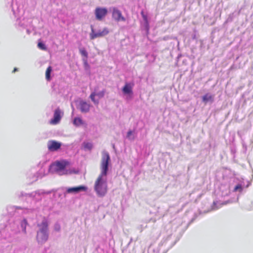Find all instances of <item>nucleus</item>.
I'll list each match as a JSON object with an SVG mask.
<instances>
[{"instance_id": "obj_1", "label": "nucleus", "mask_w": 253, "mask_h": 253, "mask_svg": "<svg viewBox=\"0 0 253 253\" xmlns=\"http://www.w3.org/2000/svg\"><path fill=\"white\" fill-rule=\"evenodd\" d=\"M100 163L101 173L94 184V190L99 197H103L107 192V183L106 176L109 170L111 159L109 153L106 150L101 153Z\"/></svg>"}, {"instance_id": "obj_2", "label": "nucleus", "mask_w": 253, "mask_h": 253, "mask_svg": "<svg viewBox=\"0 0 253 253\" xmlns=\"http://www.w3.org/2000/svg\"><path fill=\"white\" fill-rule=\"evenodd\" d=\"M47 219L43 217L41 222L38 223V229L37 233V241L39 244L45 243L48 238L49 230Z\"/></svg>"}, {"instance_id": "obj_3", "label": "nucleus", "mask_w": 253, "mask_h": 253, "mask_svg": "<svg viewBox=\"0 0 253 253\" xmlns=\"http://www.w3.org/2000/svg\"><path fill=\"white\" fill-rule=\"evenodd\" d=\"M91 32L89 34L90 40H94L97 38L103 37L109 33L107 28H104L102 30H99L95 31L92 25H91Z\"/></svg>"}, {"instance_id": "obj_4", "label": "nucleus", "mask_w": 253, "mask_h": 253, "mask_svg": "<svg viewBox=\"0 0 253 253\" xmlns=\"http://www.w3.org/2000/svg\"><path fill=\"white\" fill-rule=\"evenodd\" d=\"M67 162L65 161H57L54 164H52L50 167L51 169H54V171L59 173L64 170L67 165Z\"/></svg>"}, {"instance_id": "obj_5", "label": "nucleus", "mask_w": 253, "mask_h": 253, "mask_svg": "<svg viewBox=\"0 0 253 253\" xmlns=\"http://www.w3.org/2000/svg\"><path fill=\"white\" fill-rule=\"evenodd\" d=\"M107 13V9L105 7H97L94 11L96 19L99 21L101 20L105 17Z\"/></svg>"}, {"instance_id": "obj_6", "label": "nucleus", "mask_w": 253, "mask_h": 253, "mask_svg": "<svg viewBox=\"0 0 253 253\" xmlns=\"http://www.w3.org/2000/svg\"><path fill=\"white\" fill-rule=\"evenodd\" d=\"M112 17L117 22L126 21V18L123 16L121 11L116 7L112 8Z\"/></svg>"}, {"instance_id": "obj_7", "label": "nucleus", "mask_w": 253, "mask_h": 253, "mask_svg": "<svg viewBox=\"0 0 253 253\" xmlns=\"http://www.w3.org/2000/svg\"><path fill=\"white\" fill-rule=\"evenodd\" d=\"M47 148L50 151H55L60 148L61 143L55 140H49L47 142Z\"/></svg>"}, {"instance_id": "obj_8", "label": "nucleus", "mask_w": 253, "mask_h": 253, "mask_svg": "<svg viewBox=\"0 0 253 253\" xmlns=\"http://www.w3.org/2000/svg\"><path fill=\"white\" fill-rule=\"evenodd\" d=\"M87 187L84 185H80L77 187L67 188L66 193H78L81 191H86Z\"/></svg>"}, {"instance_id": "obj_9", "label": "nucleus", "mask_w": 253, "mask_h": 253, "mask_svg": "<svg viewBox=\"0 0 253 253\" xmlns=\"http://www.w3.org/2000/svg\"><path fill=\"white\" fill-rule=\"evenodd\" d=\"M61 113V112L59 108L56 109L54 112L53 118L50 120V123L53 125L58 124L62 117Z\"/></svg>"}, {"instance_id": "obj_10", "label": "nucleus", "mask_w": 253, "mask_h": 253, "mask_svg": "<svg viewBox=\"0 0 253 253\" xmlns=\"http://www.w3.org/2000/svg\"><path fill=\"white\" fill-rule=\"evenodd\" d=\"M79 107L82 113H86L89 111L90 105L86 101L81 100L79 103Z\"/></svg>"}, {"instance_id": "obj_11", "label": "nucleus", "mask_w": 253, "mask_h": 253, "mask_svg": "<svg viewBox=\"0 0 253 253\" xmlns=\"http://www.w3.org/2000/svg\"><path fill=\"white\" fill-rule=\"evenodd\" d=\"M214 95L207 93L202 96V102L205 104H212L214 102Z\"/></svg>"}, {"instance_id": "obj_12", "label": "nucleus", "mask_w": 253, "mask_h": 253, "mask_svg": "<svg viewBox=\"0 0 253 253\" xmlns=\"http://www.w3.org/2000/svg\"><path fill=\"white\" fill-rule=\"evenodd\" d=\"M133 83H127L122 89V91L124 94H129L132 93Z\"/></svg>"}, {"instance_id": "obj_13", "label": "nucleus", "mask_w": 253, "mask_h": 253, "mask_svg": "<svg viewBox=\"0 0 253 253\" xmlns=\"http://www.w3.org/2000/svg\"><path fill=\"white\" fill-rule=\"evenodd\" d=\"M50 193H51V191L45 192L42 190L36 191L35 192L34 199L36 201H40L42 198L44 194H49Z\"/></svg>"}, {"instance_id": "obj_14", "label": "nucleus", "mask_w": 253, "mask_h": 253, "mask_svg": "<svg viewBox=\"0 0 253 253\" xmlns=\"http://www.w3.org/2000/svg\"><path fill=\"white\" fill-rule=\"evenodd\" d=\"M73 124L76 126H79L84 124V122L81 118L76 117L73 120Z\"/></svg>"}, {"instance_id": "obj_15", "label": "nucleus", "mask_w": 253, "mask_h": 253, "mask_svg": "<svg viewBox=\"0 0 253 253\" xmlns=\"http://www.w3.org/2000/svg\"><path fill=\"white\" fill-rule=\"evenodd\" d=\"M51 71H52V68L51 66H49L46 69V70L45 72V78L47 81H50L51 79L50 75H51Z\"/></svg>"}, {"instance_id": "obj_16", "label": "nucleus", "mask_w": 253, "mask_h": 253, "mask_svg": "<svg viewBox=\"0 0 253 253\" xmlns=\"http://www.w3.org/2000/svg\"><path fill=\"white\" fill-rule=\"evenodd\" d=\"M126 138L129 140H134L135 139L134 135L133 134V131L131 130H129L127 132Z\"/></svg>"}, {"instance_id": "obj_17", "label": "nucleus", "mask_w": 253, "mask_h": 253, "mask_svg": "<svg viewBox=\"0 0 253 253\" xmlns=\"http://www.w3.org/2000/svg\"><path fill=\"white\" fill-rule=\"evenodd\" d=\"M83 145L85 150H90L92 148V144L90 142H84L83 143Z\"/></svg>"}, {"instance_id": "obj_18", "label": "nucleus", "mask_w": 253, "mask_h": 253, "mask_svg": "<svg viewBox=\"0 0 253 253\" xmlns=\"http://www.w3.org/2000/svg\"><path fill=\"white\" fill-rule=\"evenodd\" d=\"M27 224V221L26 219H23L21 222V227L22 229V231L26 233V227Z\"/></svg>"}, {"instance_id": "obj_19", "label": "nucleus", "mask_w": 253, "mask_h": 253, "mask_svg": "<svg viewBox=\"0 0 253 253\" xmlns=\"http://www.w3.org/2000/svg\"><path fill=\"white\" fill-rule=\"evenodd\" d=\"M96 95V93L95 92H93L90 95V98L91 101L94 102L95 104H98L99 103V101L98 100H96L95 99V96Z\"/></svg>"}, {"instance_id": "obj_20", "label": "nucleus", "mask_w": 253, "mask_h": 253, "mask_svg": "<svg viewBox=\"0 0 253 253\" xmlns=\"http://www.w3.org/2000/svg\"><path fill=\"white\" fill-rule=\"evenodd\" d=\"M142 14L143 18L144 20L145 21L144 26H145L146 30L148 31L149 30V23H148V22L147 20V16L146 15H144L143 13H142Z\"/></svg>"}, {"instance_id": "obj_21", "label": "nucleus", "mask_w": 253, "mask_h": 253, "mask_svg": "<svg viewBox=\"0 0 253 253\" xmlns=\"http://www.w3.org/2000/svg\"><path fill=\"white\" fill-rule=\"evenodd\" d=\"M80 52L82 56H84L85 58H87L88 56L87 52L86 51L84 48H81L79 49Z\"/></svg>"}, {"instance_id": "obj_22", "label": "nucleus", "mask_w": 253, "mask_h": 253, "mask_svg": "<svg viewBox=\"0 0 253 253\" xmlns=\"http://www.w3.org/2000/svg\"><path fill=\"white\" fill-rule=\"evenodd\" d=\"M7 211H9L10 213L12 212L13 211L16 210L18 209H21V208L19 207L16 206H8L7 208Z\"/></svg>"}, {"instance_id": "obj_23", "label": "nucleus", "mask_w": 253, "mask_h": 253, "mask_svg": "<svg viewBox=\"0 0 253 253\" xmlns=\"http://www.w3.org/2000/svg\"><path fill=\"white\" fill-rule=\"evenodd\" d=\"M243 190V187L241 184H238L234 188L233 191L237 192L239 191V192H241Z\"/></svg>"}, {"instance_id": "obj_24", "label": "nucleus", "mask_w": 253, "mask_h": 253, "mask_svg": "<svg viewBox=\"0 0 253 253\" xmlns=\"http://www.w3.org/2000/svg\"><path fill=\"white\" fill-rule=\"evenodd\" d=\"M38 47L42 50H46V47L44 43L42 42H39L38 44Z\"/></svg>"}, {"instance_id": "obj_25", "label": "nucleus", "mask_w": 253, "mask_h": 253, "mask_svg": "<svg viewBox=\"0 0 253 253\" xmlns=\"http://www.w3.org/2000/svg\"><path fill=\"white\" fill-rule=\"evenodd\" d=\"M242 145H243V147L244 149V151L245 152H246L247 150V145L246 144V143H245L244 141L243 140H242Z\"/></svg>"}, {"instance_id": "obj_26", "label": "nucleus", "mask_w": 253, "mask_h": 253, "mask_svg": "<svg viewBox=\"0 0 253 253\" xmlns=\"http://www.w3.org/2000/svg\"><path fill=\"white\" fill-rule=\"evenodd\" d=\"M104 95V91H102L96 93V95L98 96L99 97H102Z\"/></svg>"}, {"instance_id": "obj_27", "label": "nucleus", "mask_w": 253, "mask_h": 253, "mask_svg": "<svg viewBox=\"0 0 253 253\" xmlns=\"http://www.w3.org/2000/svg\"><path fill=\"white\" fill-rule=\"evenodd\" d=\"M217 202H213V206H215V205L217 204ZM218 208V207H212V209L213 210H216Z\"/></svg>"}, {"instance_id": "obj_28", "label": "nucleus", "mask_w": 253, "mask_h": 253, "mask_svg": "<svg viewBox=\"0 0 253 253\" xmlns=\"http://www.w3.org/2000/svg\"><path fill=\"white\" fill-rule=\"evenodd\" d=\"M60 229V226L58 225V227L57 226H55V230H57V231H59Z\"/></svg>"}, {"instance_id": "obj_29", "label": "nucleus", "mask_w": 253, "mask_h": 253, "mask_svg": "<svg viewBox=\"0 0 253 253\" xmlns=\"http://www.w3.org/2000/svg\"><path fill=\"white\" fill-rule=\"evenodd\" d=\"M26 32L28 34H30V30L29 29H27L26 30Z\"/></svg>"}, {"instance_id": "obj_30", "label": "nucleus", "mask_w": 253, "mask_h": 253, "mask_svg": "<svg viewBox=\"0 0 253 253\" xmlns=\"http://www.w3.org/2000/svg\"><path fill=\"white\" fill-rule=\"evenodd\" d=\"M17 70H18V69H17V68H15L14 69V70H13V72H13V73L15 72L16 71H17Z\"/></svg>"}, {"instance_id": "obj_31", "label": "nucleus", "mask_w": 253, "mask_h": 253, "mask_svg": "<svg viewBox=\"0 0 253 253\" xmlns=\"http://www.w3.org/2000/svg\"><path fill=\"white\" fill-rule=\"evenodd\" d=\"M84 60V63L85 65H87V61L86 60Z\"/></svg>"}]
</instances>
